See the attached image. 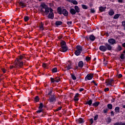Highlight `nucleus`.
Here are the masks:
<instances>
[{"label": "nucleus", "mask_w": 125, "mask_h": 125, "mask_svg": "<svg viewBox=\"0 0 125 125\" xmlns=\"http://www.w3.org/2000/svg\"><path fill=\"white\" fill-rule=\"evenodd\" d=\"M41 12H43L45 14L48 15V18L49 19H53L54 18V14H53V10L51 8L48 7L45 4L41 5Z\"/></svg>", "instance_id": "obj_1"}, {"label": "nucleus", "mask_w": 125, "mask_h": 125, "mask_svg": "<svg viewBox=\"0 0 125 125\" xmlns=\"http://www.w3.org/2000/svg\"><path fill=\"white\" fill-rule=\"evenodd\" d=\"M25 57L24 56H20L19 57V59H17V60L15 61V65L16 67H22L23 66V62H21L22 59H24Z\"/></svg>", "instance_id": "obj_2"}, {"label": "nucleus", "mask_w": 125, "mask_h": 125, "mask_svg": "<svg viewBox=\"0 0 125 125\" xmlns=\"http://www.w3.org/2000/svg\"><path fill=\"white\" fill-rule=\"evenodd\" d=\"M61 48L60 49L61 51L62 52H66L68 50V48H67V45H66V42L62 41L61 42Z\"/></svg>", "instance_id": "obj_3"}, {"label": "nucleus", "mask_w": 125, "mask_h": 125, "mask_svg": "<svg viewBox=\"0 0 125 125\" xmlns=\"http://www.w3.org/2000/svg\"><path fill=\"white\" fill-rule=\"evenodd\" d=\"M82 51H83V47L81 46V45H77L74 54H75L76 56H79L82 53Z\"/></svg>", "instance_id": "obj_4"}, {"label": "nucleus", "mask_w": 125, "mask_h": 125, "mask_svg": "<svg viewBox=\"0 0 125 125\" xmlns=\"http://www.w3.org/2000/svg\"><path fill=\"white\" fill-rule=\"evenodd\" d=\"M105 83H106V86H109V87H111V86H113L112 84L114 83V80L112 79H108L106 81Z\"/></svg>", "instance_id": "obj_5"}, {"label": "nucleus", "mask_w": 125, "mask_h": 125, "mask_svg": "<svg viewBox=\"0 0 125 125\" xmlns=\"http://www.w3.org/2000/svg\"><path fill=\"white\" fill-rule=\"evenodd\" d=\"M93 79V75L91 74H88L85 77V81H90Z\"/></svg>", "instance_id": "obj_6"}, {"label": "nucleus", "mask_w": 125, "mask_h": 125, "mask_svg": "<svg viewBox=\"0 0 125 125\" xmlns=\"http://www.w3.org/2000/svg\"><path fill=\"white\" fill-rule=\"evenodd\" d=\"M55 97L54 96V95H52L50 96L49 99H48V101L50 102L51 103H53V102H55Z\"/></svg>", "instance_id": "obj_7"}, {"label": "nucleus", "mask_w": 125, "mask_h": 125, "mask_svg": "<svg viewBox=\"0 0 125 125\" xmlns=\"http://www.w3.org/2000/svg\"><path fill=\"white\" fill-rule=\"evenodd\" d=\"M104 45L105 46V48H106V50H112V46H111V45L108 44V43H105Z\"/></svg>", "instance_id": "obj_8"}, {"label": "nucleus", "mask_w": 125, "mask_h": 125, "mask_svg": "<svg viewBox=\"0 0 125 125\" xmlns=\"http://www.w3.org/2000/svg\"><path fill=\"white\" fill-rule=\"evenodd\" d=\"M108 42H109V43H110V44H115L116 43V40L114 39H110L108 40Z\"/></svg>", "instance_id": "obj_9"}, {"label": "nucleus", "mask_w": 125, "mask_h": 125, "mask_svg": "<svg viewBox=\"0 0 125 125\" xmlns=\"http://www.w3.org/2000/svg\"><path fill=\"white\" fill-rule=\"evenodd\" d=\"M99 49L101 50V51H103V52H105V51L107 50L105 46L104 45L100 46Z\"/></svg>", "instance_id": "obj_10"}, {"label": "nucleus", "mask_w": 125, "mask_h": 125, "mask_svg": "<svg viewBox=\"0 0 125 125\" xmlns=\"http://www.w3.org/2000/svg\"><path fill=\"white\" fill-rule=\"evenodd\" d=\"M62 14H63L64 16H68V13L67 10L63 9L62 10Z\"/></svg>", "instance_id": "obj_11"}, {"label": "nucleus", "mask_w": 125, "mask_h": 125, "mask_svg": "<svg viewBox=\"0 0 125 125\" xmlns=\"http://www.w3.org/2000/svg\"><path fill=\"white\" fill-rule=\"evenodd\" d=\"M70 12L71 14H72V15H75V14H76V13H77L76 10H75L74 9H73V8L70 9Z\"/></svg>", "instance_id": "obj_12"}, {"label": "nucleus", "mask_w": 125, "mask_h": 125, "mask_svg": "<svg viewBox=\"0 0 125 125\" xmlns=\"http://www.w3.org/2000/svg\"><path fill=\"white\" fill-rule=\"evenodd\" d=\"M75 10V11L77 13H79L81 11V9H80V7H79L78 6L76 5L74 7Z\"/></svg>", "instance_id": "obj_13"}, {"label": "nucleus", "mask_w": 125, "mask_h": 125, "mask_svg": "<svg viewBox=\"0 0 125 125\" xmlns=\"http://www.w3.org/2000/svg\"><path fill=\"white\" fill-rule=\"evenodd\" d=\"M89 39L90 41H92V42H93L94 40H95V37H94V35H91L89 36Z\"/></svg>", "instance_id": "obj_14"}, {"label": "nucleus", "mask_w": 125, "mask_h": 125, "mask_svg": "<svg viewBox=\"0 0 125 125\" xmlns=\"http://www.w3.org/2000/svg\"><path fill=\"white\" fill-rule=\"evenodd\" d=\"M91 104H92V100H89V101L86 102L85 105H89V106H91Z\"/></svg>", "instance_id": "obj_15"}, {"label": "nucleus", "mask_w": 125, "mask_h": 125, "mask_svg": "<svg viewBox=\"0 0 125 125\" xmlns=\"http://www.w3.org/2000/svg\"><path fill=\"white\" fill-rule=\"evenodd\" d=\"M78 66L79 68H83V61H80L78 63Z\"/></svg>", "instance_id": "obj_16"}, {"label": "nucleus", "mask_w": 125, "mask_h": 125, "mask_svg": "<svg viewBox=\"0 0 125 125\" xmlns=\"http://www.w3.org/2000/svg\"><path fill=\"white\" fill-rule=\"evenodd\" d=\"M115 14V12H114V10L112 9L110 10L108 12V14L110 15V16H113V15Z\"/></svg>", "instance_id": "obj_17"}, {"label": "nucleus", "mask_w": 125, "mask_h": 125, "mask_svg": "<svg viewBox=\"0 0 125 125\" xmlns=\"http://www.w3.org/2000/svg\"><path fill=\"white\" fill-rule=\"evenodd\" d=\"M115 112L116 113V114H118V113H120V107L119 106H117L115 108Z\"/></svg>", "instance_id": "obj_18"}, {"label": "nucleus", "mask_w": 125, "mask_h": 125, "mask_svg": "<svg viewBox=\"0 0 125 125\" xmlns=\"http://www.w3.org/2000/svg\"><path fill=\"white\" fill-rule=\"evenodd\" d=\"M65 68L66 70H71L73 68V66L71 64H68Z\"/></svg>", "instance_id": "obj_19"}, {"label": "nucleus", "mask_w": 125, "mask_h": 125, "mask_svg": "<svg viewBox=\"0 0 125 125\" xmlns=\"http://www.w3.org/2000/svg\"><path fill=\"white\" fill-rule=\"evenodd\" d=\"M105 9H106V7H104L102 6L99 7V10L101 12H103V11H105Z\"/></svg>", "instance_id": "obj_20"}, {"label": "nucleus", "mask_w": 125, "mask_h": 125, "mask_svg": "<svg viewBox=\"0 0 125 125\" xmlns=\"http://www.w3.org/2000/svg\"><path fill=\"white\" fill-rule=\"evenodd\" d=\"M62 21H56V26H60V25H62Z\"/></svg>", "instance_id": "obj_21"}, {"label": "nucleus", "mask_w": 125, "mask_h": 125, "mask_svg": "<svg viewBox=\"0 0 125 125\" xmlns=\"http://www.w3.org/2000/svg\"><path fill=\"white\" fill-rule=\"evenodd\" d=\"M92 105L94 106V107H97L99 105V103L96 102L94 104H93Z\"/></svg>", "instance_id": "obj_22"}, {"label": "nucleus", "mask_w": 125, "mask_h": 125, "mask_svg": "<svg viewBox=\"0 0 125 125\" xmlns=\"http://www.w3.org/2000/svg\"><path fill=\"white\" fill-rule=\"evenodd\" d=\"M78 122L79 124H83V123H84V121L82 118H79L78 120Z\"/></svg>", "instance_id": "obj_23"}, {"label": "nucleus", "mask_w": 125, "mask_h": 125, "mask_svg": "<svg viewBox=\"0 0 125 125\" xmlns=\"http://www.w3.org/2000/svg\"><path fill=\"white\" fill-rule=\"evenodd\" d=\"M107 108H108L110 110H112V109H113V105L112 104H107Z\"/></svg>", "instance_id": "obj_24"}, {"label": "nucleus", "mask_w": 125, "mask_h": 125, "mask_svg": "<svg viewBox=\"0 0 125 125\" xmlns=\"http://www.w3.org/2000/svg\"><path fill=\"white\" fill-rule=\"evenodd\" d=\"M82 6L83 9H87L88 8V7L86 5L83 4Z\"/></svg>", "instance_id": "obj_25"}, {"label": "nucleus", "mask_w": 125, "mask_h": 125, "mask_svg": "<svg viewBox=\"0 0 125 125\" xmlns=\"http://www.w3.org/2000/svg\"><path fill=\"white\" fill-rule=\"evenodd\" d=\"M120 16H121V15H120L119 14H117L114 16V19H118V18H119V17H120Z\"/></svg>", "instance_id": "obj_26"}, {"label": "nucleus", "mask_w": 125, "mask_h": 125, "mask_svg": "<svg viewBox=\"0 0 125 125\" xmlns=\"http://www.w3.org/2000/svg\"><path fill=\"white\" fill-rule=\"evenodd\" d=\"M106 122L107 123V124H110V123H111V119L110 118V117H107V118H106Z\"/></svg>", "instance_id": "obj_27"}, {"label": "nucleus", "mask_w": 125, "mask_h": 125, "mask_svg": "<svg viewBox=\"0 0 125 125\" xmlns=\"http://www.w3.org/2000/svg\"><path fill=\"white\" fill-rule=\"evenodd\" d=\"M40 29L41 31H43V24L42 23L40 25Z\"/></svg>", "instance_id": "obj_28"}, {"label": "nucleus", "mask_w": 125, "mask_h": 125, "mask_svg": "<svg viewBox=\"0 0 125 125\" xmlns=\"http://www.w3.org/2000/svg\"><path fill=\"white\" fill-rule=\"evenodd\" d=\"M20 5H21V7H25V6H26L25 5V4H24V3H23V2H20Z\"/></svg>", "instance_id": "obj_29"}, {"label": "nucleus", "mask_w": 125, "mask_h": 125, "mask_svg": "<svg viewBox=\"0 0 125 125\" xmlns=\"http://www.w3.org/2000/svg\"><path fill=\"white\" fill-rule=\"evenodd\" d=\"M58 11L59 14H62V10L61 9V8H58Z\"/></svg>", "instance_id": "obj_30"}, {"label": "nucleus", "mask_w": 125, "mask_h": 125, "mask_svg": "<svg viewBox=\"0 0 125 125\" xmlns=\"http://www.w3.org/2000/svg\"><path fill=\"white\" fill-rule=\"evenodd\" d=\"M39 101H40V98H39L38 96H36L35 98V102H39Z\"/></svg>", "instance_id": "obj_31"}, {"label": "nucleus", "mask_w": 125, "mask_h": 125, "mask_svg": "<svg viewBox=\"0 0 125 125\" xmlns=\"http://www.w3.org/2000/svg\"><path fill=\"white\" fill-rule=\"evenodd\" d=\"M52 71L53 73H56L57 72V68L55 67L52 69Z\"/></svg>", "instance_id": "obj_32"}, {"label": "nucleus", "mask_w": 125, "mask_h": 125, "mask_svg": "<svg viewBox=\"0 0 125 125\" xmlns=\"http://www.w3.org/2000/svg\"><path fill=\"white\" fill-rule=\"evenodd\" d=\"M24 20L25 22H27L29 20V17L28 16H25L24 18Z\"/></svg>", "instance_id": "obj_33"}, {"label": "nucleus", "mask_w": 125, "mask_h": 125, "mask_svg": "<svg viewBox=\"0 0 125 125\" xmlns=\"http://www.w3.org/2000/svg\"><path fill=\"white\" fill-rule=\"evenodd\" d=\"M71 3L75 5L78 4V1H77V0H72V1L71 2Z\"/></svg>", "instance_id": "obj_34"}, {"label": "nucleus", "mask_w": 125, "mask_h": 125, "mask_svg": "<svg viewBox=\"0 0 125 125\" xmlns=\"http://www.w3.org/2000/svg\"><path fill=\"white\" fill-rule=\"evenodd\" d=\"M71 78L73 80H77V77H76L74 75V74H71Z\"/></svg>", "instance_id": "obj_35"}, {"label": "nucleus", "mask_w": 125, "mask_h": 125, "mask_svg": "<svg viewBox=\"0 0 125 125\" xmlns=\"http://www.w3.org/2000/svg\"><path fill=\"white\" fill-rule=\"evenodd\" d=\"M19 67H16V65H15V66H13V65H11L10 66V69H13V68H19Z\"/></svg>", "instance_id": "obj_36"}, {"label": "nucleus", "mask_w": 125, "mask_h": 125, "mask_svg": "<svg viewBox=\"0 0 125 125\" xmlns=\"http://www.w3.org/2000/svg\"><path fill=\"white\" fill-rule=\"evenodd\" d=\"M117 50L121 51V50H122V46L118 45L117 47Z\"/></svg>", "instance_id": "obj_37"}, {"label": "nucleus", "mask_w": 125, "mask_h": 125, "mask_svg": "<svg viewBox=\"0 0 125 125\" xmlns=\"http://www.w3.org/2000/svg\"><path fill=\"white\" fill-rule=\"evenodd\" d=\"M121 59H125V55L122 54L120 56Z\"/></svg>", "instance_id": "obj_38"}, {"label": "nucleus", "mask_w": 125, "mask_h": 125, "mask_svg": "<svg viewBox=\"0 0 125 125\" xmlns=\"http://www.w3.org/2000/svg\"><path fill=\"white\" fill-rule=\"evenodd\" d=\"M42 107H43V104H42V103H41L39 108L42 109Z\"/></svg>", "instance_id": "obj_39"}, {"label": "nucleus", "mask_w": 125, "mask_h": 125, "mask_svg": "<svg viewBox=\"0 0 125 125\" xmlns=\"http://www.w3.org/2000/svg\"><path fill=\"white\" fill-rule=\"evenodd\" d=\"M103 63L104 65H107V64H108V63L107 62V61H106V59H104Z\"/></svg>", "instance_id": "obj_40"}, {"label": "nucleus", "mask_w": 125, "mask_h": 125, "mask_svg": "<svg viewBox=\"0 0 125 125\" xmlns=\"http://www.w3.org/2000/svg\"><path fill=\"white\" fill-rule=\"evenodd\" d=\"M90 12H91V13H95V10H94V9H91Z\"/></svg>", "instance_id": "obj_41"}, {"label": "nucleus", "mask_w": 125, "mask_h": 125, "mask_svg": "<svg viewBox=\"0 0 125 125\" xmlns=\"http://www.w3.org/2000/svg\"><path fill=\"white\" fill-rule=\"evenodd\" d=\"M107 112H108V109L106 108V109H104L103 112L104 113V114H106V113H107Z\"/></svg>", "instance_id": "obj_42"}, {"label": "nucleus", "mask_w": 125, "mask_h": 125, "mask_svg": "<svg viewBox=\"0 0 125 125\" xmlns=\"http://www.w3.org/2000/svg\"><path fill=\"white\" fill-rule=\"evenodd\" d=\"M52 93V90L50 89L49 90V92L48 93L47 95H50Z\"/></svg>", "instance_id": "obj_43"}, {"label": "nucleus", "mask_w": 125, "mask_h": 125, "mask_svg": "<svg viewBox=\"0 0 125 125\" xmlns=\"http://www.w3.org/2000/svg\"><path fill=\"white\" fill-rule=\"evenodd\" d=\"M85 60H86V61H89V60H90V57H86Z\"/></svg>", "instance_id": "obj_44"}, {"label": "nucleus", "mask_w": 125, "mask_h": 125, "mask_svg": "<svg viewBox=\"0 0 125 125\" xmlns=\"http://www.w3.org/2000/svg\"><path fill=\"white\" fill-rule=\"evenodd\" d=\"M98 119V115H96L94 117V121H97V119Z\"/></svg>", "instance_id": "obj_45"}, {"label": "nucleus", "mask_w": 125, "mask_h": 125, "mask_svg": "<svg viewBox=\"0 0 125 125\" xmlns=\"http://www.w3.org/2000/svg\"><path fill=\"white\" fill-rule=\"evenodd\" d=\"M37 113H42V109H39L37 111Z\"/></svg>", "instance_id": "obj_46"}, {"label": "nucleus", "mask_w": 125, "mask_h": 125, "mask_svg": "<svg viewBox=\"0 0 125 125\" xmlns=\"http://www.w3.org/2000/svg\"><path fill=\"white\" fill-rule=\"evenodd\" d=\"M66 23L67 24V25H72V21H67Z\"/></svg>", "instance_id": "obj_47"}, {"label": "nucleus", "mask_w": 125, "mask_h": 125, "mask_svg": "<svg viewBox=\"0 0 125 125\" xmlns=\"http://www.w3.org/2000/svg\"><path fill=\"white\" fill-rule=\"evenodd\" d=\"M50 79L51 83H54L55 82V80H54V79H53V78H51Z\"/></svg>", "instance_id": "obj_48"}, {"label": "nucleus", "mask_w": 125, "mask_h": 125, "mask_svg": "<svg viewBox=\"0 0 125 125\" xmlns=\"http://www.w3.org/2000/svg\"><path fill=\"white\" fill-rule=\"evenodd\" d=\"M47 66V64H46V63H43L42 64V67H43V68H46Z\"/></svg>", "instance_id": "obj_49"}, {"label": "nucleus", "mask_w": 125, "mask_h": 125, "mask_svg": "<svg viewBox=\"0 0 125 125\" xmlns=\"http://www.w3.org/2000/svg\"><path fill=\"white\" fill-rule=\"evenodd\" d=\"M61 109H62V107L61 106L58 107L56 111H60V110H61Z\"/></svg>", "instance_id": "obj_50"}, {"label": "nucleus", "mask_w": 125, "mask_h": 125, "mask_svg": "<svg viewBox=\"0 0 125 125\" xmlns=\"http://www.w3.org/2000/svg\"><path fill=\"white\" fill-rule=\"evenodd\" d=\"M122 25L125 28V21H122Z\"/></svg>", "instance_id": "obj_51"}, {"label": "nucleus", "mask_w": 125, "mask_h": 125, "mask_svg": "<svg viewBox=\"0 0 125 125\" xmlns=\"http://www.w3.org/2000/svg\"><path fill=\"white\" fill-rule=\"evenodd\" d=\"M56 83H59L60 82V79H58L55 80Z\"/></svg>", "instance_id": "obj_52"}, {"label": "nucleus", "mask_w": 125, "mask_h": 125, "mask_svg": "<svg viewBox=\"0 0 125 125\" xmlns=\"http://www.w3.org/2000/svg\"><path fill=\"white\" fill-rule=\"evenodd\" d=\"M123 77V75H122L121 74H120L118 75V78L120 79L121 78H122Z\"/></svg>", "instance_id": "obj_53"}, {"label": "nucleus", "mask_w": 125, "mask_h": 125, "mask_svg": "<svg viewBox=\"0 0 125 125\" xmlns=\"http://www.w3.org/2000/svg\"><path fill=\"white\" fill-rule=\"evenodd\" d=\"M75 98H78L79 97V93H76L75 94V96H74Z\"/></svg>", "instance_id": "obj_54"}, {"label": "nucleus", "mask_w": 125, "mask_h": 125, "mask_svg": "<svg viewBox=\"0 0 125 125\" xmlns=\"http://www.w3.org/2000/svg\"><path fill=\"white\" fill-rule=\"evenodd\" d=\"M74 101H79V98L74 97Z\"/></svg>", "instance_id": "obj_55"}, {"label": "nucleus", "mask_w": 125, "mask_h": 125, "mask_svg": "<svg viewBox=\"0 0 125 125\" xmlns=\"http://www.w3.org/2000/svg\"><path fill=\"white\" fill-rule=\"evenodd\" d=\"M104 91H109V88L107 87L104 89Z\"/></svg>", "instance_id": "obj_56"}, {"label": "nucleus", "mask_w": 125, "mask_h": 125, "mask_svg": "<svg viewBox=\"0 0 125 125\" xmlns=\"http://www.w3.org/2000/svg\"><path fill=\"white\" fill-rule=\"evenodd\" d=\"M83 88H81L80 89L79 91H80V92H82V91H83Z\"/></svg>", "instance_id": "obj_57"}, {"label": "nucleus", "mask_w": 125, "mask_h": 125, "mask_svg": "<svg viewBox=\"0 0 125 125\" xmlns=\"http://www.w3.org/2000/svg\"><path fill=\"white\" fill-rule=\"evenodd\" d=\"M120 125H125V123L120 122Z\"/></svg>", "instance_id": "obj_58"}, {"label": "nucleus", "mask_w": 125, "mask_h": 125, "mask_svg": "<svg viewBox=\"0 0 125 125\" xmlns=\"http://www.w3.org/2000/svg\"><path fill=\"white\" fill-rule=\"evenodd\" d=\"M90 121L91 124H93V119H90Z\"/></svg>", "instance_id": "obj_59"}, {"label": "nucleus", "mask_w": 125, "mask_h": 125, "mask_svg": "<svg viewBox=\"0 0 125 125\" xmlns=\"http://www.w3.org/2000/svg\"><path fill=\"white\" fill-rule=\"evenodd\" d=\"M111 115H112V116H114L115 114H114V111H111Z\"/></svg>", "instance_id": "obj_60"}, {"label": "nucleus", "mask_w": 125, "mask_h": 125, "mask_svg": "<svg viewBox=\"0 0 125 125\" xmlns=\"http://www.w3.org/2000/svg\"><path fill=\"white\" fill-rule=\"evenodd\" d=\"M114 125H121V123H115Z\"/></svg>", "instance_id": "obj_61"}, {"label": "nucleus", "mask_w": 125, "mask_h": 125, "mask_svg": "<svg viewBox=\"0 0 125 125\" xmlns=\"http://www.w3.org/2000/svg\"><path fill=\"white\" fill-rule=\"evenodd\" d=\"M2 71L3 73H5V69H4V68H2Z\"/></svg>", "instance_id": "obj_62"}, {"label": "nucleus", "mask_w": 125, "mask_h": 125, "mask_svg": "<svg viewBox=\"0 0 125 125\" xmlns=\"http://www.w3.org/2000/svg\"><path fill=\"white\" fill-rule=\"evenodd\" d=\"M122 46L125 48V42L122 44Z\"/></svg>", "instance_id": "obj_63"}, {"label": "nucleus", "mask_w": 125, "mask_h": 125, "mask_svg": "<svg viewBox=\"0 0 125 125\" xmlns=\"http://www.w3.org/2000/svg\"><path fill=\"white\" fill-rule=\"evenodd\" d=\"M1 21H2V23H5V20H2Z\"/></svg>", "instance_id": "obj_64"}]
</instances>
